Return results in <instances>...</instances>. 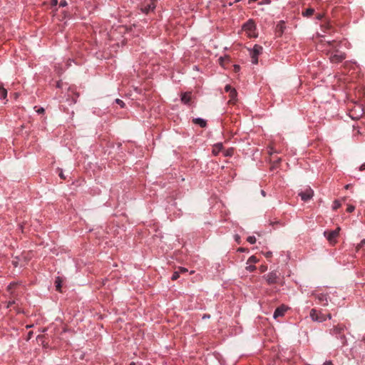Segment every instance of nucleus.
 <instances>
[{
	"label": "nucleus",
	"instance_id": "ddd939ff",
	"mask_svg": "<svg viewBox=\"0 0 365 365\" xmlns=\"http://www.w3.org/2000/svg\"><path fill=\"white\" fill-rule=\"evenodd\" d=\"M181 101L185 104H189L191 101V93H184L182 94Z\"/></svg>",
	"mask_w": 365,
	"mask_h": 365
},
{
	"label": "nucleus",
	"instance_id": "72a5a7b5",
	"mask_svg": "<svg viewBox=\"0 0 365 365\" xmlns=\"http://www.w3.org/2000/svg\"><path fill=\"white\" fill-rule=\"evenodd\" d=\"M232 90H234V89L231 87V86H230V85H227V86H225V91H226L227 92H229V91L230 92Z\"/></svg>",
	"mask_w": 365,
	"mask_h": 365
},
{
	"label": "nucleus",
	"instance_id": "412c9836",
	"mask_svg": "<svg viewBox=\"0 0 365 365\" xmlns=\"http://www.w3.org/2000/svg\"><path fill=\"white\" fill-rule=\"evenodd\" d=\"M257 262L258 259L254 255L251 256L247 260V263H257Z\"/></svg>",
	"mask_w": 365,
	"mask_h": 365
},
{
	"label": "nucleus",
	"instance_id": "09e8293b",
	"mask_svg": "<svg viewBox=\"0 0 365 365\" xmlns=\"http://www.w3.org/2000/svg\"><path fill=\"white\" fill-rule=\"evenodd\" d=\"M275 161L278 163L280 161V159H277Z\"/></svg>",
	"mask_w": 365,
	"mask_h": 365
},
{
	"label": "nucleus",
	"instance_id": "f257e3e1",
	"mask_svg": "<svg viewBox=\"0 0 365 365\" xmlns=\"http://www.w3.org/2000/svg\"><path fill=\"white\" fill-rule=\"evenodd\" d=\"M345 326L341 324H338L333 327V328L329 330V332L331 335L336 336L337 339L341 340L342 344L345 343Z\"/></svg>",
	"mask_w": 365,
	"mask_h": 365
},
{
	"label": "nucleus",
	"instance_id": "473e14b6",
	"mask_svg": "<svg viewBox=\"0 0 365 365\" xmlns=\"http://www.w3.org/2000/svg\"><path fill=\"white\" fill-rule=\"evenodd\" d=\"M59 5H60V6H62V7L66 6H67V2L66 0H62L60 1Z\"/></svg>",
	"mask_w": 365,
	"mask_h": 365
},
{
	"label": "nucleus",
	"instance_id": "2eb2a0df",
	"mask_svg": "<svg viewBox=\"0 0 365 365\" xmlns=\"http://www.w3.org/2000/svg\"><path fill=\"white\" fill-rule=\"evenodd\" d=\"M192 122L195 123V124H197L199 125L201 128H205L207 125L206 123V121L202 119V118H194L192 120Z\"/></svg>",
	"mask_w": 365,
	"mask_h": 365
},
{
	"label": "nucleus",
	"instance_id": "de8ad7c7",
	"mask_svg": "<svg viewBox=\"0 0 365 365\" xmlns=\"http://www.w3.org/2000/svg\"><path fill=\"white\" fill-rule=\"evenodd\" d=\"M129 365H136L135 362H131Z\"/></svg>",
	"mask_w": 365,
	"mask_h": 365
},
{
	"label": "nucleus",
	"instance_id": "4be33fe9",
	"mask_svg": "<svg viewBox=\"0 0 365 365\" xmlns=\"http://www.w3.org/2000/svg\"><path fill=\"white\" fill-rule=\"evenodd\" d=\"M247 240L250 244H255V242H256V238L254 236H250V237H247Z\"/></svg>",
	"mask_w": 365,
	"mask_h": 365
},
{
	"label": "nucleus",
	"instance_id": "ea45409f",
	"mask_svg": "<svg viewBox=\"0 0 365 365\" xmlns=\"http://www.w3.org/2000/svg\"><path fill=\"white\" fill-rule=\"evenodd\" d=\"M44 112V108H41L38 110H37V113H43Z\"/></svg>",
	"mask_w": 365,
	"mask_h": 365
},
{
	"label": "nucleus",
	"instance_id": "5701e85b",
	"mask_svg": "<svg viewBox=\"0 0 365 365\" xmlns=\"http://www.w3.org/2000/svg\"><path fill=\"white\" fill-rule=\"evenodd\" d=\"M180 277V274H179V271H175L173 274V276L171 277L172 280H176L177 279H178Z\"/></svg>",
	"mask_w": 365,
	"mask_h": 365
},
{
	"label": "nucleus",
	"instance_id": "393cba45",
	"mask_svg": "<svg viewBox=\"0 0 365 365\" xmlns=\"http://www.w3.org/2000/svg\"><path fill=\"white\" fill-rule=\"evenodd\" d=\"M58 176L61 179L65 180L66 178L65 175L63 174L62 170L58 168Z\"/></svg>",
	"mask_w": 365,
	"mask_h": 365
},
{
	"label": "nucleus",
	"instance_id": "49530a36",
	"mask_svg": "<svg viewBox=\"0 0 365 365\" xmlns=\"http://www.w3.org/2000/svg\"><path fill=\"white\" fill-rule=\"evenodd\" d=\"M239 251L242 252V251H244V249L243 248H239Z\"/></svg>",
	"mask_w": 365,
	"mask_h": 365
},
{
	"label": "nucleus",
	"instance_id": "c756f323",
	"mask_svg": "<svg viewBox=\"0 0 365 365\" xmlns=\"http://www.w3.org/2000/svg\"><path fill=\"white\" fill-rule=\"evenodd\" d=\"M354 209H355L354 206H353V205H349V206L347 207L346 211H347L348 212H352L354 210Z\"/></svg>",
	"mask_w": 365,
	"mask_h": 365
},
{
	"label": "nucleus",
	"instance_id": "c03bdc74",
	"mask_svg": "<svg viewBox=\"0 0 365 365\" xmlns=\"http://www.w3.org/2000/svg\"><path fill=\"white\" fill-rule=\"evenodd\" d=\"M349 186H350V185H346V187H345V188H346V189H348V188H349Z\"/></svg>",
	"mask_w": 365,
	"mask_h": 365
},
{
	"label": "nucleus",
	"instance_id": "aec40b11",
	"mask_svg": "<svg viewBox=\"0 0 365 365\" xmlns=\"http://www.w3.org/2000/svg\"><path fill=\"white\" fill-rule=\"evenodd\" d=\"M17 284L16 282L10 283L7 287V290L11 293V294H14L13 289L16 287Z\"/></svg>",
	"mask_w": 365,
	"mask_h": 365
},
{
	"label": "nucleus",
	"instance_id": "8fccbe9b",
	"mask_svg": "<svg viewBox=\"0 0 365 365\" xmlns=\"http://www.w3.org/2000/svg\"><path fill=\"white\" fill-rule=\"evenodd\" d=\"M241 0H236L235 2H239Z\"/></svg>",
	"mask_w": 365,
	"mask_h": 365
},
{
	"label": "nucleus",
	"instance_id": "423d86ee",
	"mask_svg": "<svg viewBox=\"0 0 365 365\" xmlns=\"http://www.w3.org/2000/svg\"><path fill=\"white\" fill-rule=\"evenodd\" d=\"M298 195L303 201H307L313 197L314 191L310 187H307L304 190L299 191Z\"/></svg>",
	"mask_w": 365,
	"mask_h": 365
},
{
	"label": "nucleus",
	"instance_id": "f8f14e48",
	"mask_svg": "<svg viewBox=\"0 0 365 365\" xmlns=\"http://www.w3.org/2000/svg\"><path fill=\"white\" fill-rule=\"evenodd\" d=\"M285 29V24L284 21H280L276 26V32L279 35H282Z\"/></svg>",
	"mask_w": 365,
	"mask_h": 365
},
{
	"label": "nucleus",
	"instance_id": "9b49d317",
	"mask_svg": "<svg viewBox=\"0 0 365 365\" xmlns=\"http://www.w3.org/2000/svg\"><path fill=\"white\" fill-rule=\"evenodd\" d=\"M286 312V308L283 306L277 307L274 312V318L277 319L279 317H282Z\"/></svg>",
	"mask_w": 365,
	"mask_h": 365
},
{
	"label": "nucleus",
	"instance_id": "bb28decb",
	"mask_svg": "<svg viewBox=\"0 0 365 365\" xmlns=\"http://www.w3.org/2000/svg\"><path fill=\"white\" fill-rule=\"evenodd\" d=\"M116 103L120 106V107L123 108L125 106V103H123V101H121L120 99H116L115 100Z\"/></svg>",
	"mask_w": 365,
	"mask_h": 365
},
{
	"label": "nucleus",
	"instance_id": "cd10ccee",
	"mask_svg": "<svg viewBox=\"0 0 365 365\" xmlns=\"http://www.w3.org/2000/svg\"><path fill=\"white\" fill-rule=\"evenodd\" d=\"M365 245V239L361 241L360 244H359L356 247V250H359L362 246Z\"/></svg>",
	"mask_w": 365,
	"mask_h": 365
},
{
	"label": "nucleus",
	"instance_id": "c9c22d12",
	"mask_svg": "<svg viewBox=\"0 0 365 365\" xmlns=\"http://www.w3.org/2000/svg\"><path fill=\"white\" fill-rule=\"evenodd\" d=\"M50 4L53 6H56L58 4V0H51Z\"/></svg>",
	"mask_w": 365,
	"mask_h": 365
},
{
	"label": "nucleus",
	"instance_id": "6ab92c4d",
	"mask_svg": "<svg viewBox=\"0 0 365 365\" xmlns=\"http://www.w3.org/2000/svg\"><path fill=\"white\" fill-rule=\"evenodd\" d=\"M7 96V91L2 86H0V98L5 99Z\"/></svg>",
	"mask_w": 365,
	"mask_h": 365
},
{
	"label": "nucleus",
	"instance_id": "58836bf2",
	"mask_svg": "<svg viewBox=\"0 0 365 365\" xmlns=\"http://www.w3.org/2000/svg\"><path fill=\"white\" fill-rule=\"evenodd\" d=\"M266 270H267V267H265V266H261V267H260V271H261L262 272H265Z\"/></svg>",
	"mask_w": 365,
	"mask_h": 365
},
{
	"label": "nucleus",
	"instance_id": "c85d7f7f",
	"mask_svg": "<svg viewBox=\"0 0 365 365\" xmlns=\"http://www.w3.org/2000/svg\"><path fill=\"white\" fill-rule=\"evenodd\" d=\"M177 271H179V274L185 273L187 272V269L185 267H179Z\"/></svg>",
	"mask_w": 365,
	"mask_h": 365
},
{
	"label": "nucleus",
	"instance_id": "79ce46f5",
	"mask_svg": "<svg viewBox=\"0 0 365 365\" xmlns=\"http://www.w3.org/2000/svg\"><path fill=\"white\" fill-rule=\"evenodd\" d=\"M326 317H327V319H331V317H332V316H331V314L330 313L327 314L326 315Z\"/></svg>",
	"mask_w": 365,
	"mask_h": 365
},
{
	"label": "nucleus",
	"instance_id": "b1692460",
	"mask_svg": "<svg viewBox=\"0 0 365 365\" xmlns=\"http://www.w3.org/2000/svg\"><path fill=\"white\" fill-rule=\"evenodd\" d=\"M341 203L338 200H335L334 202L333 209L337 210L339 207H340Z\"/></svg>",
	"mask_w": 365,
	"mask_h": 365
},
{
	"label": "nucleus",
	"instance_id": "1a4fd4ad",
	"mask_svg": "<svg viewBox=\"0 0 365 365\" xmlns=\"http://www.w3.org/2000/svg\"><path fill=\"white\" fill-rule=\"evenodd\" d=\"M243 29L245 31L248 32V35L252 36V33L255 29V24L252 20H249L246 24H244Z\"/></svg>",
	"mask_w": 365,
	"mask_h": 365
},
{
	"label": "nucleus",
	"instance_id": "3c124183",
	"mask_svg": "<svg viewBox=\"0 0 365 365\" xmlns=\"http://www.w3.org/2000/svg\"><path fill=\"white\" fill-rule=\"evenodd\" d=\"M0 86H2L1 84H0Z\"/></svg>",
	"mask_w": 365,
	"mask_h": 365
},
{
	"label": "nucleus",
	"instance_id": "6e6552de",
	"mask_svg": "<svg viewBox=\"0 0 365 365\" xmlns=\"http://www.w3.org/2000/svg\"><path fill=\"white\" fill-rule=\"evenodd\" d=\"M315 299L318 300V303L321 304L323 306H327L328 304L327 295L323 293L319 294H313Z\"/></svg>",
	"mask_w": 365,
	"mask_h": 365
},
{
	"label": "nucleus",
	"instance_id": "39448f33",
	"mask_svg": "<svg viewBox=\"0 0 365 365\" xmlns=\"http://www.w3.org/2000/svg\"><path fill=\"white\" fill-rule=\"evenodd\" d=\"M262 46L255 44L252 51H250V55L252 58V62L254 64H257L258 63V56L262 52Z\"/></svg>",
	"mask_w": 365,
	"mask_h": 365
},
{
	"label": "nucleus",
	"instance_id": "a211bd4d",
	"mask_svg": "<svg viewBox=\"0 0 365 365\" xmlns=\"http://www.w3.org/2000/svg\"><path fill=\"white\" fill-rule=\"evenodd\" d=\"M61 283L62 279L59 277H56L55 280L56 289L60 292H61Z\"/></svg>",
	"mask_w": 365,
	"mask_h": 365
},
{
	"label": "nucleus",
	"instance_id": "a19ab883",
	"mask_svg": "<svg viewBox=\"0 0 365 365\" xmlns=\"http://www.w3.org/2000/svg\"><path fill=\"white\" fill-rule=\"evenodd\" d=\"M323 365H333V364L331 361H327L324 362Z\"/></svg>",
	"mask_w": 365,
	"mask_h": 365
},
{
	"label": "nucleus",
	"instance_id": "9d476101",
	"mask_svg": "<svg viewBox=\"0 0 365 365\" xmlns=\"http://www.w3.org/2000/svg\"><path fill=\"white\" fill-rule=\"evenodd\" d=\"M278 275L276 272H272L267 275V282L269 284H273L277 282Z\"/></svg>",
	"mask_w": 365,
	"mask_h": 365
},
{
	"label": "nucleus",
	"instance_id": "e433bc0d",
	"mask_svg": "<svg viewBox=\"0 0 365 365\" xmlns=\"http://www.w3.org/2000/svg\"><path fill=\"white\" fill-rule=\"evenodd\" d=\"M272 255V253L271 252H267L264 254V256L266 258H270Z\"/></svg>",
	"mask_w": 365,
	"mask_h": 365
},
{
	"label": "nucleus",
	"instance_id": "f3484780",
	"mask_svg": "<svg viewBox=\"0 0 365 365\" xmlns=\"http://www.w3.org/2000/svg\"><path fill=\"white\" fill-rule=\"evenodd\" d=\"M314 13V9L312 8L307 9L305 11H302V16L304 17H309L312 16Z\"/></svg>",
	"mask_w": 365,
	"mask_h": 365
},
{
	"label": "nucleus",
	"instance_id": "4c0bfd02",
	"mask_svg": "<svg viewBox=\"0 0 365 365\" xmlns=\"http://www.w3.org/2000/svg\"><path fill=\"white\" fill-rule=\"evenodd\" d=\"M233 67H234V71H235V72H236V73H237V72H238V71H240V66H238V65H234V66H233Z\"/></svg>",
	"mask_w": 365,
	"mask_h": 365
},
{
	"label": "nucleus",
	"instance_id": "dca6fc26",
	"mask_svg": "<svg viewBox=\"0 0 365 365\" xmlns=\"http://www.w3.org/2000/svg\"><path fill=\"white\" fill-rule=\"evenodd\" d=\"M222 149V143H217L213 146L212 149V153L215 155H217L219 153Z\"/></svg>",
	"mask_w": 365,
	"mask_h": 365
},
{
	"label": "nucleus",
	"instance_id": "a18cd8bd",
	"mask_svg": "<svg viewBox=\"0 0 365 365\" xmlns=\"http://www.w3.org/2000/svg\"><path fill=\"white\" fill-rule=\"evenodd\" d=\"M262 194L264 196H265V192H264V190H262Z\"/></svg>",
	"mask_w": 365,
	"mask_h": 365
},
{
	"label": "nucleus",
	"instance_id": "f704fd0d",
	"mask_svg": "<svg viewBox=\"0 0 365 365\" xmlns=\"http://www.w3.org/2000/svg\"><path fill=\"white\" fill-rule=\"evenodd\" d=\"M232 154H233V150L231 149V150H229L227 151V153H225V155L226 156H231Z\"/></svg>",
	"mask_w": 365,
	"mask_h": 365
},
{
	"label": "nucleus",
	"instance_id": "37998d69",
	"mask_svg": "<svg viewBox=\"0 0 365 365\" xmlns=\"http://www.w3.org/2000/svg\"><path fill=\"white\" fill-rule=\"evenodd\" d=\"M322 17H323V16H322V14H319V15L317 16V19H322Z\"/></svg>",
	"mask_w": 365,
	"mask_h": 365
},
{
	"label": "nucleus",
	"instance_id": "20e7f679",
	"mask_svg": "<svg viewBox=\"0 0 365 365\" xmlns=\"http://www.w3.org/2000/svg\"><path fill=\"white\" fill-rule=\"evenodd\" d=\"M340 227H337L334 230L324 231V235L331 245H334L336 242V239L339 236Z\"/></svg>",
	"mask_w": 365,
	"mask_h": 365
},
{
	"label": "nucleus",
	"instance_id": "7ed1b4c3",
	"mask_svg": "<svg viewBox=\"0 0 365 365\" xmlns=\"http://www.w3.org/2000/svg\"><path fill=\"white\" fill-rule=\"evenodd\" d=\"M309 316L312 321L317 322H323L327 320V317L324 314L321 310L316 309H312L309 312Z\"/></svg>",
	"mask_w": 365,
	"mask_h": 365
},
{
	"label": "nucleus",
	"instance_id": "0eeeda50",
	"mask_svg": "<svg viewBox=\"0 0 365 365\" xmlns=\"http://www.w3.org/2000/svg\"><path fill=\"white\" fill-rule=\"evenodd\" d=\"M158 0H150V3L143 5L140 9L142 12L147 14L150 11H153L155 9V3Z\"/></svg>",
	"mask_w": 365,
	"mask_h": 365
},
{
	"label": "nucleus",
	"instance_id": "2f4dec72",
	"mask_svg": "<svg viewBox=\"0 0 365 365\" xmlns=\"http://www.w3.org/2000/svg\"><path fill=\"white\" fill-rule=\"evenodd\" d=\"M16 304V300L14 299V300L9 301L7 304V308L11 307L13 304Z\"/></svg>",
	"mask_w": 365,
	"mask_h": 365
},
{
	"label": "nucleus",
	"instance_id": "f03ea898",
	"mask_svg": "<svg viewBox=\"0 0 365 365\" xmlns=\"http://www.w3.org/2000/svg\"><path fill=\"white\" fill-rule=\"evenodd\" d=\"M329 60L333 63H339L346 58V54L337 49L329 51Z\"/></svg>",
	"mask_w": 365,
	"mask_h": 365
},
{
	"label": "nucleus",
	"instance_id": "a878e982",
	"mask_svg": "<svg viewBox=\"0 0 365 365\" xmlns=\"http://www.w3.org/2000/svg\"><path fill=\"white\" fill-rule=\"evenodd\" d=\"M246 269L249 271V272H253L254 270H255L256 269V267L254 266V265H249L246 267Z\"/></svg>",
	"mask_w": 365,
	"mask_h": 365
},
{
	"label": "nucleus",
	"instance_id": "7c9ffc66",
	"mask_svg": "<svg viewBox=\"0 0 365 365\" xmlns=\"http://www.w3.org/2000/svg\"><path fill=\"white\" fill-rule=\"evenodd\" d=\"M236 95H237V92H236V91L235 89L232 90L230 91V96L231 98H234L236 96Z\"/></svg>",
	"mask_w": 365,
	"mask_h": 365
},
{
	"label": "nucleus",
	"instance_id": "4468645a",
	"mask_svg": "<svg viewBox=\"0 0 365 365\" xmlns=\"http://www.w3.org/2000/svg\"><path fill=\"white\" fill-rule=\"evenodd\" d=\"M219 62H220V64L224 67V68H226L227 65L230 63V58L229 56H223V57H220L219 59H218Z\"/></svg>",
	"mask_w": 365,
	"mask_h": 365
}]
</instances>
